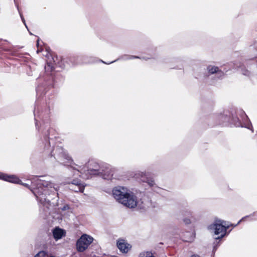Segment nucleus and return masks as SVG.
<instances>
[{"instance_id":"f3484780","label":"nucleus","mask_w":257,"mask_h":257,"mask_svg":"<svg viewBox=\"0 0 257 257\" xmlns=\"http://www.w3.org/2000/svg\"><path fill=\"white\" fill-rule=\"evenodd\" d=\"M242 73L245 75H249V72L247 70H244Z\"/></svg>"},{"instance_id":"4be33fe9","label":"nucleus","mask_w":257,"mask_h":257,"mask_svg":"<svg viewBox=\"0 0 257 257\" xmlns=\"http://www.w3.org/2000/svg\"><path fill=\"white\" fill-rule=\"evenodd\" d=\"M39 45V40H38V41H37V45Z\"/></svg>"},{"instance_id":"6ab92c4d","label":"nucleus","mask_w":257,"mask_h":257,"mask_svg":"<svg viewBox=\"0 0 257 257\" xmlns=\"http://www.w3.org/2000/svg\"><path fill=\"white\" fill-rule=\"evenodd\" d=\"M21 18H22V21H23V23H24V24L26 25L25 21V20H24V18H23V17H22V16H21Z\"/></svg>"},{"instance_id":"2eb2a0df","label":"nucleus","mask_w":257,"mask_h":257,"mask_svg":"<svg viewBox=\"0 0 257 257\" xmlns=\"http://www.w3.org/2000/svg\"><path fill=\"white\" fill-rule=\"evenodd\" d=\"M42 185L46 187H52L53 185L50 182H45L42 183Z\"/></svg>"},{"instance_id":"ddd939ff","label":"nucleus","mask_w":257,"mask_h":257,"mask_svg":"<svg viewBox=\"0 0 257 257\" xmlns=\"http://www.w3.org/2000/svg\"><path fill=\"white\" fill-rule=\"evenodd\" d=\"M140 257H155L153 255L152 253L150 252H146L141 253L140 254Z\"/></svg>"},{"instance_id":"7ed1b4c3","label":"nucleus","mask_w":257,"mask_h":257,"mask_svg":"<svg viewBox=\"0 0 257 257\" xmlns=\"http://www.w3.org/2000/svg\"><path fill=\"white\" fill-rule=\"evenodd\" d=\"M228 226H226L225 222L222 220L216 221L214 223L208 226L210 230H214L215 234H221L220 237L217 238V239L222 238L225 234L227 228Z\"/></svg>"},{"instance_id":"5701e85b","label":"nucleus","mask_w":257,"mask_h":257,"mask_svg":"<svg viewBox=\"0 0 257 257\" xmlns=\"http://www.w3.org/2000/svg\"><path fill=\"white\" fill-rule=\"evenodd\" d=\"M48 257H55V256H48Z\"/></svg>"},{"instance_id":"dca6fc26","label":"nucleus","mask_w":257,"mask_h":257,"mask_svg":"<svg viewBox=\"0 0 257 257\" xmlns=\"http://www.w3.org/2000/svg\"><path fill=\"white\" fill-rule=\"evenodd\" d=\"M184 222L186 224H189L191 222L190 220L189 219H186V218L184 219Z\"/></svg>"},{"instance_id":"f03ea898","label":"nucleus","mask_w":257,"mask_h":257,"mask_svg":"<svg viewBox=\"0 0 257 257\" xmlns=\"http://www.w3.org/2000/svg\"><path fill=\"white\" fill-rule=\"evenodd\" d=\"M93 238L86 234H84L78 239L76 242V248L79 252H83L93 242Z\"/></svg>"},{"instance_id":"aec40b11","label":"nucleus","mask_w":257,"mask_h":257,"mask_svg":"<svg viewBox=\"0 0 257 257\" xmlns=\"http://www.w3.org/2000/svg\"><path fill=\"white\" fill-rule=\"evenodd\" d=\"M191 257H200V256L197 255H193Z\"/></svg>"},{"instance_id":"423d86ee","label":"nucleus","mask_w":257,"mask_h":257,"mask_svg":"<svg viewBox=\"0 0 257 257\" xmlns=\"http://www.w3.org/2000/svg\"><path fill=\"white\" fill-rule=\"evenodd\" d=\"M64 230L59 228H55L53 232V236L56 240L61 238L64 235Z\"/></svg>"},{"instance_id":"a211bd4d","label":"nucleus","mask_w":257,"mask_h":257,"mask_svg":"<svg viewBox=\"0 0 257 257\" xmlns=\"http://www.w3.org/2000/svg\"><path fill=\"white\" fill-rule=\"evenodd\" d=\"M76 188H74L73 187L71 186L70 189L72 190H74V191H75V190H78L77 186H76Z\"/></svg>"},{"instance_id":"6e6552de","label":"nucleus","mask_w":257,"mask_h":257,"mask_svg":"<svg viewBox=\"0 0 257 257\" xmlns=\"http://www.w3.org/2000/svg\"><path fill=\"white\" fill-rule=\"evenodd\" d=\"M73 185L77 186L78 188V190H75V192H83L84 190V186L81 183L80 181L73 180V182H72L71 186L73 187Z\"/></svg>"},{"instance_id":"9b49d317","label":"nucleus","mask_w":257,"mask_h":257,"mask_svg":"<svg viewBox=\"0 0 257 257\" xmlns=\"http://www.w3.org/2000/svg\"><path fill=\"white\" fill-rule=\"evenodd\" d=\"M103 173V177L105 179H111L113 176L112 171L110 169H107Z\"/></svg>"},{"instance_id":"39448f33","label":"nucleus","mask_w":257,"mask_h":257,"mask_svg":"<svg viewBox=\"0 0 257 257\" xmlns=\"http://www.w3.org/2000/svg\"><path fill=\"white\" fill-rule=\"evenodd\" d=\"M1 178L5 181L16 183L22 184L21 180L15 175H8L6 174H2L1 175ZM23 185L27 186V184H23Z\"/></svg>"},{"instance_id":"0eeeda50","label":"nucleus","mask_w":257,"mask_h":257,"mask_svg":"<svg viewBox=\"0 0 257 257\" xmlns=\"http://www.w3.org/2000/svg\"><path fill=\"white\" fill-rule=\"evenodd\" d=\"M99 166L97 164L94 163V168H91L89 167V168L87 170V172L90 175H96L98 174L99 173H101L99 169Z\"/></svg>"},{"instance_id":"412c9836","label":"nucleus","mask_w":257,"mask_h":257,"mask_svg":"<svg viewBox=\"0 0 257 257\" xmlns=\"http://www.w3.org/2000/svg\"><path fill=\"white\" fill-rule=\"evenodd\" d=\"M131 58H139L138 57H134V56H132Z\"/></svg>"},{"instance_id":"9d476101","label":"nucleus","mask_w":257,"mask_h":257,"mask_svg":"<svg viewBox=\"0 0 257 257\" xmlns=\"http://www.w3.org/2000/svg\"><path fill=\"white\" fill-rule=\"evenodd\" d=\"M141 180L142 181L144 182H147L148 183V184L150 186H153L155 184V183L154 182V181L150 179L148 177H146V174H142L141 175Z\"/></svg>"},{"instance_id":"f257e3e1","label":"nucleus","mask_w":257,"mask_h":257,"mask_svg":"<svg viewBox=\"0 0 257 257\" xmlns=\"http://www.w3.org/2000/svg\"><path fill=\"white\" fill-rule=\"evenodd\" d=\"M114 198L128 208H133L138 203L136 197L132 193L127 192L123 187L115 188L113 191Z\"/></svg>"},{"instance_id":"4468645a","label":"nucleus","mask_w":257,"mask_h":257,"mask_svg":"<svg viewBox=\"0 0 257 257\" xmlns=\"http://www.w3.org/2000/svg\"><path fill=\"white\" fill-rule=\"evenodd\" d=\"M48 255L44 251L38 252L34 257H48Z\"/></svg>"},{"instance_id":"1a4fd4ad","label":"nucleus","mask_w":257,"mask_h":257,"mask_svg":"<svg viewBox=\"0 0 257 257\" xmlns=\"http://www.w3.org/2000/svg\"><path fill=\"white\" fill-rule=\"evenodd\" d=\"M207 69L211 74L217 73V75H218L219 77L223 75V72L219 71L218 70V68L217 67L209 66L208 67Z\"/></svg>"},{"instance_id":"f8f14e48","label":"nucleus","mask_w":257,"mask_h":257,"mask_svg":"<svg viewBox=\"0 0 257 257\" xmlns=\"http://www.w3.org/2000/svg\"><path fill=\"white\" fill-rule=\"evenodd\" d=\"M61 156L64 159H66L68 161H72V160L71 157L69 156L68 154L65 151H62L61 153Z\"/></svg>"},{"instance_id":"20e7f679","label":"nucleus","mask_w":257,"mask_h":257,"mask_svg":"<svg viewBox=\"0 0 257 257\" xmlns=\"http://www.w3.org/2000/svg\"><path fill=\"white\" fill-rule=\"evenodd\" d=\"M117 246L120 251L123 253L127 252L132 247L131 244L123 239H119L117 240Z\"/></svg>"}]
</instances>
